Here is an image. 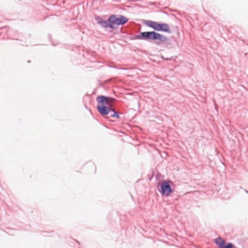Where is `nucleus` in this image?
<instances>
[{"mask_svg":"<svg viewBox=\"0 0 248 248\" xmlns=\"http://www.w3.org/2000/svg\"><path fill=\"white\" fill-rule=\"evenodd\" d=\"M161 58L166 61H169L170 60V58L165 57L163 56H161Z\"/></svg>","mask_w":248,"mask_h":248,"instance_id":"9d476101","label":"nucleus"},{"mask_svg":"<svg viewBox=\"0 0 248 248\" xmlns=\"http://www.w3.org/2000/svg\"><path fill=\"white\" fill-rule=\"evenodd\" d=\"M115 100L116 99L114 98L108 96V106H109V105H111V104L114 102Z\"/></svg>","mask_w":248,"mask_h":248,"instance_id":"1a4fd4ad","label":"nucleus"},{"mask_svg":"<svg viewBox=\"0 0 248 248\" xmlns=\"http://www.w3.org/2000/svg\"><path fill=\"white\" fill-rule=\"evenodd\" d=\"M170 45V44L169 43H167V46L166 47L167 48H171V47L169 46Z\"/></svg>","mask_w":248,"mask_h":248,"instance_id":"9b49d317","label":"nucleus"},{"mask_svg":"<svg viewBox=\"0 0 248 248\" xmlns=\"http://www.w3.org/2000/svg\"><path fill=\"white\" fill-rule=\"evenodd\" d=\"M110 116L112 118H116L118 119H121L120 115L123 114L122 113H119V112L116 111L114 108H111L110 113H109Z\"/></svg>","mask_w":248,"mask_h":248,"instance_id":"6e6552de","label":"nucleus"},{"mask_svg":"<svg viewBox=\"0 0 248 248\" xmlns=\"http://www.w3.org/2000/svg\"><path fill=\"white\" fill-rule=\"evenodd\" d=\"M112 108L111 105L109 106H103V105H97V110L100 113V114L104 117V118H108V117H105L106 115H108L110 113V110Z\"/></svg>","mask_w":248,"mask_h":248,"instance_id":"39448f33","label":"nucleus"},{"mask_svg":"<svg viewBox=\"0 0 248 248\" xmlns=\"http://www.w3.org/2000/svg\"><path fill=\"white\" fill-rule=\"evenodd\" d=\"M133 40H143L148 42L152 40H159L160 42H164L168 40L167 37L155 31L140 32L139 34L132 37Z\"/></svg>","mask_w":248,"mask_h":248,"instance_id":"f03ea898","label":"nucleus"},{"mask_svg":"<svg viewBox=\"0 0 248 248\" xmlns=\"http://www.w3.org/2000/svg\"><path fill=\"white\" fill-rule=\"evenodd\" d=\"M96 101L98 105L108 106V96L105 95H99L96 97Z\"/></svg>","mask_w":248,"mask_h":248,"instance_id":"0eeeda50","label":"nucleus"},{"mask_svg":"<svg viewBox=\"0 0 248 248\" xmlns=\"http://www.w3.org/2000/svg\"><path fill=\"white\" fill-rule=\"evenodd\" d=\"M215 242L219 248H233V245L231 243H228L225 245V241L220 237L216 239Z\"/></svg>","mask_w":248,"mask_h":248,"instance_id":"423d86ee","label":"nucleus"},{"mask_svg":"<svg viewBox=\"0 0 248 248\" xmlns=\"http://www.w3.org/2000/svg\"><path fill=\"white\" fill-rule=\"evenodd\" d=\"M171 182L170 181H163L160 186V189L159 190L161 194L164 196H168L173 190L170 185L169 183Z\"/></svg>","mask_w":248,"mask_h":248,"instance_id":"20e7f679","label":"nucleus"},{"mask_svg":"<svg viewBox=\"0 0 248 248\" xmlns=\"http://www.w3.org/2000/svg\"><path fill=\"white\" fill-rule=\"evenodd\" d=\"M95 19L97 24L104 28H109L112 30H116L117 26L124 25L126 24L128 19L124 15H111L107 20H104L99 16H95Z\"/></svg>","mask_w":248,"mask_h":248,"instance_id":"f257e3e1","label":"nucleus"},{"mask_svg":"<svg viewBox=\"0 0 248 248\" xmlns=\"http://www.w3.org/2000/svg\"><path fill=\"white\" fill-rule=\"evenodd\" d=\"M143 23L146 26L153 29L154 31L171 33L170 27L167 23L157 22L149 20H144Z\"/></svg>","mask_w":248,"mask_h":248,"instance_id":"7ed1b4c3","label":"nucleus"},{"mask_svg":"<svg viewBox=\"0 0 248 248\" xmlns=\"http://www.w3.org/2000/svg\"><path fill=\"white\" fill-rule=\"evenodd\" d=\"M245 192L248 194V190H246Z\"/></svg>","mask_w":248,"mask_h":248,"instance_id":"f8f14e48","label":"nucleus"}]
</instances>
